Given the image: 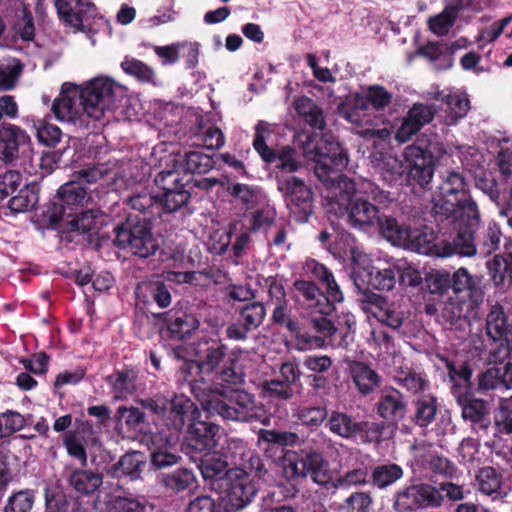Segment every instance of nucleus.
Listing matches in <instances>:
<instances>
[{"label":"nucleus","instance_id":"f257e3e1","mask_svg":"<svg viewBox=\"0 0 512 512\" xmlns=\"http://www.w3.org/2000/svg\"><path fill=\"white\" fill-rule=\"evenodd\" d=\"M119 86L109 77L92 79L85 87L64 83L52 104V112L60 121H67L89 128V121L100 120L106 110L115 105Z\"/></svg>","mask_w":512,"mask_h":512},{"label":"nucleus","instance_id":"f03ea898","mask_svg":"<svg viewBox=\"0 0 512 512\" xmlns=\"http://www.w3.org/2000/svg\"><path fill=\"white\" fill-rule=\"evenodd\" d=\"M211 414H217L224 420L236 422H258L264 426L271 423V415L255 396L242 389L230 387L215 388L204 403Z\"/></svg>","mask_w":512,"mask_h":512},{"label":"nucleus","instance_id":"7ed1b4c3","mask_svg":"<svg viewBox=\"0 0 512 512\" xmlns=\"http://www.w3.org/2000/svg\"><path fill=\"white\" fill-rule=\"evenodd\" d=\"M197 368L202 374H215L222 383L239 385L244 382V373L237 367V359L228 356V346L221 339H200L195 347Z\"/></svg>","mask_w":512,"mask_h":512},{"label":"nucleus","instance_id":"20e7f679","mask_svg":"<svg viewBox=\"0 0 512 512\" xmlns=\"http://www.w3.org/2000/svg\"><path fill=\"white\" fill-rule=\"evenodd\" d=\"M437 225L451 226V236L459 243L474 245V227L479 223V212L475 202L455 201L452 197L442 196L434 202L432 209Z\"/></svg>","mask_w":512,"mask_h":512},{"label":"nucleus","instance_id":"39448f33","mask_svg":"<svg viewBox=\"0 0 512 512\" xmlns=\"http://www.w3.org/2000/svg\"><path fill=\"white\" fill-rule=\"evenodd\" d=\"M312 136L308 135L303 151L315 162L314 173L323 183H334L342 176L349 163L348 152L331 132L323 133L311 148Z\"/></svg>","mask_w":512,"mask_h":512},{"label":"nucleus","instance_id":"423d86ee","mask_svg":"<svg viewBox=\"0 0 512 512\" xmlns=\"http://www.w3.org/2000/svg\"><path fill=\"white\" fill-rule=\"evenodd\" d=\"M282 475L288 481H302L310 477L313 483L322 487L332 482L329 462L322 452L313 448L287 451L282 460Z\"/></svg>","mask_w":512,"mask_h":512},{"label":"nucleus","instance_id":"0eeeda50","mask_svg":"<svg viewBox=\"0 0 512 512\" xmlns=\"http://www.w3.org/2000/svg\"><path fill=\"white\" fill-rule=\"evenodd\" d=\"M114 232V245L140 258L153 256L159 249L150 218L129 214L114 228Z\"/></svg>","mask_w":512,"mask_h":512},{"label":"nucleus","instance_id":"6e6552de","mask_svg":"<svg viewBox=\"0 0 512 512\" xmlns=\"http://www.w3.org/2000/svg\"><path fill=\"white\" fill-rule=\"evenodd\" d=\"M276 184L290 217L299 223L308 222L314 213V192L311 185L300 176H281Z\"/></svg>","mask_w":512,"mask_h":512},{"label":"nucleus","instance_id":"1a4fd4ad","mask_svg":"<svg viewBox=\"0 0 512 512\" xmlns=\"http://www.w3.org/2000/svg\"><path fill=\"white\" fill-rule=\"evenodd\" d=\"M406 239L409 240L411 248L416 252L434 257H471L476 254L474 245L459 243L455 239L436 240L432 229L425 227L423 230H408Z\"/></svg>","mask_w":512,"mask_h":512},{"label":"nucleus","instance_id":"9d476101","mask_svg":"<svg viewBox=\"0 0 512 512\" xmlns=\"http://www.w3.org/2000/svg\"><path fill=\"white\" fill-rule=\"evenodd\" d=\"M88 199L87 189L79 181L72 180L60 186L42 216L56 228L64 216L70 217L82 210Z\"/></svg>","mask_w":512,"mask_h":512},{"label":"nucleus","instance_id":"9b49d317","mask_svg":"<svg viewBox=\"0 0 512 512\" xmlns=\"http://www.w3.org/2000/svg\"><path fill=\"white\" fill-rule=\"evenodd\" d=\"M337 204L347 224L358 230L373 229L379 220V208L362 195L361 191H340Z\"/></svg>","mask_w":512,"mask_h":512},{"label":"nucleus","instance_id":"f8f14e48","mask_svg":"<svg viewBox=\"0 0 512 512\" xmlns=\"http://www.w3.org/2000/svg\"><path fill=\"white\" fill-rule=\"evenodd\" d=\"M405 159V185L413 189L418 186L426 189L431 183L436 166V158L426 147L409 145L403 153Z\"/></svg>","mask_w":512,"mask_h":512},{"label":"nucleus","instance_id":"ddd939ff","mask_svg":"<svg viewBox=\"0 0 512 512\" xmlns=\"http://www.w3.org/2000/svg\"><path fill=\"white\" fill-rule=\"evenodd\" d=\"M443 501L436 487L426 484H410L398 489L392 498L394 512H417L427 507H437Z\"/></svg>","mask_w":512,"mask_h":512},{"label":"nucleus","instance_id":"4468645a","mask_svg":"<svg viewBox=\"0 0 512 512\" xmlns=\"http://www.w3.org/2000/svg\"><path fill=\"white\" fill-rule=\"evenodd\" d=\"M397 273L396 265L384 268L368 265L354 268L352 277L357 290L361 293H366L370 289L390 291L397 282Z\"/></svg>","mask_w":512,"mask_h":512},{"label":"nucleus","instance_id":"2eb2a0df","mask_svg":"<svg viewBox=\"0 0 512 512\" xmlns=\"http://www.w3.org/2000/svg\"><path fill=\"white\" fill-rule=\"evenodd\" d=\"M151 316L156 320V325H165L172 340H184L189 338L200 327L199 317L191 311L182 309H170L166 312L154 313Z\"/></svg>","mask_w":512,"mask_h":512},{"label":"nucleus","instance_id":"dca6fc26","mask_svg":"<svg viewBox=\"0 0 512 512\" xmlns=\"http://www.w3.org/2000/svg\"><path fill=\"white\" fill-rule=\"evenodd\" d=\"M202 413L196 404L188 397L180 395L174 396L169 401L162 424L167 427L171 435H176L197 418H201Z\"/></svg>","mask_w":512,"mask_h":512},{"label":"nucleus","instance_id":"f3484780","mask_svg":"<svg viewBox=\"0 0 512 512\" xmlns=\"http://www.w3.org/2000/svg\"><path fill=\"white\" fill-rule=\"evenodd\" d=\"M257 493V485L247 474H235L234 478L229 475L226 489L221 498L224 509L227 511L243 509L254 500Z\"/></svg>","mask_w":512,"mask_h":512},{"label":"nucleus","instance_id":"a211bd4d","mask_svg":"<svg viewBox=\"0 0 512 512\" xmlns=\"http://www.w3.org/2000/svg\"><path fill=\"white\" fill-rule=\"evenodd\" d=\"M219 430V425L211 421L201 420V418H197L190 423L184 438L188 453L211 452L217 445Z\"/></svg>","mask_w":512,"mask_h":512},{"label":"nucleus","instance_id":"6ab92c4d","mask_svg":"<svg viewBox=\"0 0 512 512\" xmlns=\"http://www.w3.org/2000/svg\"><path fill=\"white\" fill-rule=\"evenodd\" d=\"M457 402L462 418L471 430L480 436L487 435L492 424L488 402L471 396H457Z\"/></svg>","mask_w":512,"mask_h":512},{"label":"nucleus","instance_id":"aec40b11","mask_svg":"<svg viewBox=\"0 0 512 512\" xmlns=\"http://www.w3.org/2000/svg\"><path fill=\"white\" fill-rule=\"evenodd\" d=\"M375 407L377 415L391 425H398L408 412L404 394L392 386H386L380 391Z\"/></svg>","mask_w":512,"mask_h":512},{"label":"nucleus","instance_id":"412c9836","mask_svg":"<svg viewBox=\"0 0 512 512\" xmlns=\"http://www.w3.org/2000/svg\"><path fill=\"white\" fill-rule=\"evenodd\" d=\"M451 289L458 298L467 299V310L477 307L484 301L482 278L472 276L464 267L451 275Z\"/></svg>","mask_w":512,"mask_h":512},{"label":"nucleus","instance_id":"4be33fe9","mask_svg":"<svg viewBox=\"0 0 512 512\" xmlns=\"http://www.w3.org/2000/svg\"><path fill=\"white\" fill-rule=\"evenodd\" d=\"M436 114L434 105H428L423 103H415L408 110L406 116L400 127L395 133V139L399 143H405L409 141L415 134H417L422 127L429 124Z\"/></svg>","mask_w":512,"mask_h":512},{"label":"nucleus","instance_id":"5701e85b","mask_svg":"<svg viewBox=\"0 0 512 512\" xmlns=\"http://www.w3.org/2000/svg\"><path fill=\"white\" fill-rule=\"evenodd\" d=\"M293 300L312 309L318 314H331V305L327 303L324 292L310 280L298 279L293 283Z\"/></svg>","mask_w":512,"mask_h":512},{"label":"nucleus","instance_id":"b1692460","mask_svg":"<svg viewBox=\"0 0 512 512\" xmlns=\"http://www.w3.org/2000/svg\"><path fill=\"white\" fill-rule=\"evenodd\" d=\"M139 369L132 365H124L121 369H114L106 376L105 382L110 387L112 397L117 401L127 400L138 390Z\"/></svg>","mask_w":512,"mask_h":512},{"label":"nucleus","instance_id":"393cba45","mask_svg":"<svg viewBox=\"0 0 512 512\" xmlns=\"http://www.w3.org/2000/svg\"><path fill=\"white\" fill-rule=\"evenodd\" d=\"M30 137L26 131L19 126L10 123H3L0 127V159L11 162L29 148Z\"/></svg>","mask_w":512,"mask_h":512},{"label":"nucleus","instance_id":"a878e982","mask_svg":"<svg viewBox=\"0 0 512 512\" xmlns=\"http://www.w3.org/2000/svg\"><path fill=\"white\" fill-rule=\"evenodd\" d=\"M329 314H319V316L311 317L308 321V331L300 330L296 334L298 344L307 347H323L326 338L333 331L334 324L327 318Z\"/></svg>","mask_w":512,"mask_h":512},{"label":"nucleus","instance_id":"bb28decb","mask_svg":"<svg viewBox=\"0 0 512 512\" xmlns=\"http://www.w3.org/2000/svg\"><path fill=\"white\" fill-rule=\"evenodd\" d=\"M160 485L169 493L179 495L190 493L197 487V478L192 469L179 467L159 475Z\"/></svg>","mask_w":512,"mask_h":512},{"label":"nucleus","instance_id":"cd10ccee","mask_svg":"<svg viewBox=\"0 0 512 512\" xmlns=\"http://www.w3.org/2000/svg\"><path fill=\"white\" fill-rule=\"evenodd\" d=\"M112 420L116 429L128 433H141L148 426L146 413L133 405H120Z\"/></svg>","mask_w":512,"mask_h":512},{"label":"nucleus","instance_id":"c85d7f7f","mask_svg":"<svg viewBox=\"0 0 512 512\" xmlns=\"http://www.w3.org/2000/svg\"><path fill=\"white\" fill-rule=\"evenodd\" d=\"M349 370L352 381L362 396H368L380 388L382 377L368 364L361 361H353L349 366Z\"/></svg>","mask_w":512,"mask_h":512},{"label":"nucleus","instance_id":"c756f323","mask_svg":"<svg viewBox=\"0 0 512 512\" xmlns=\"http://www.w3.org/2000/svg\"><path fill=\"white\" fill-rule=\"evenodd\" d=\"M146 462L141 452L133 451L124 454L113 464L108 473L112 478L134 481L141 478Z\"/></svg>","mask_w":512,"mask_h":512},{"label":"nucleus","instance_id":"7c9ffc66","mask_svg":"<svg viewBox=\"0 0 512 512\" xmlns=\"http://www.w3.org/2000/svg\"><path fill=\"white\" fill-rule=\"evenodd\" d=\"M465 8L464 0H451L442 12L430 16L427 20L429 30L439 36H446L454 26L459 13Z\"/></svg>","mask_w":512,"mask_h":512},{"label":"nucleus","instance_id":"2f4dec72","mask_svg":"<svg viewBox=\"0 0 512 512\" xmlns=\"http://www.w3.org/2000/svg\"><path fill=\"white\" fill-rule=\"evenodd\" d=\"M80 6L78 11H74L71 3L68 0H55L54 5L59 19L67 26L73 27L78 31H83V22L86 18L87 12H95V5L91 2L83 3L82 0L76 1Z\"/></svg>","mask_w":512,"mask_h":512},{"label":"nucleus","instance_id":"473e14b6","mask_svg":"<svg viewBox=\"0 0 512 512\" xmlns=\"http://www.w3.org/2000/svg\"><path fill=\"white\" fill-rule=\"evenodd\" d=\"M404 476L403 468L397 463H382L371 469L369 484L378 489L386 490Z\"/></svg>","mask_w":512,"mask_h":512},{"label":"nucleus","instance_id":"72a5a7b5","mask_svg":"<svg viewBox=\"0 0 512 512\" xmlns=\"http://www.w3.org/2000/svg\"><path fill=\"white\" fill-rule=\"evenodd\" d=\"M274 164L276 183H279L281 176L284 178L297 177L296 173L303 167L297 151L291 146H283L278 149Z\"/></svg>","mask_w":512,"mask_h":512},{"label":"nucleus","instance_id":"f704fd0d","mask_svg":"<svg viewBox=\"0 0 512 512\" xmlns=\"http://www.w3.org/2000/svg\"><path fill=\"white\" fill-rule=\"evenodd\" d=\"M486 334L493 341H501L509 335L512 321L509 322L504 308L500 304L491 306L486 316Z\"/></svg>","mask_w":512,"mask_h":512},{"label":"nucleus","instance_id":"c9c22d12","mask_svg":"<svg viewBox=\"0 0 512 512\" xmlns=\"http://www.w3.org/2000/svg\"><path fill=\"white\" fill-rule=\"evenodd\" d=\"M294 109L299 117L313 129L324 130L326 121L323 110L318 104L307 96H301L295 99Z\"/></svg>","mask_w":512,"mask_h":512},{"label":"nucleus","instance_id":"e433bc0d","mask_svg":"<svg viewBox=\"0 0 512 512\" xmlns=\"http://www.w3.org/2000/svg\"><path fill=\"white\" fill-rule=\"evenodd\" d=\"M40 186L36 182L26 184L13 195L7 203V208L14 214L24 213L36 209L39 202Z\"/></svg>","mask_w":512,"mask_h":512},{"label":"nucleus","instance_id":"4c0bfd02","mask_svg":"<svg viewBox=\"0 0 512 512\" xmlns=\"http://www.w3.org/2000/svg\"><path fill=\"white\" fill-rule=\"evenodd\" d=\"M103 477L100 473L88 469H74L69 477V485L78 493L91 495L101 486Z\"/></svg>","mask_w":512,"mask_h":512},{"label":"nucleus","instance_id":"58836bf2","mask_svg":"<svg viewBox=\"0 0 512 512\" xmlns=\"http://www.w3.org/2000/svg\"><path fill=\"white\" fill-rule=\"evenodd\" d=\"M381 179L389 186L405 184V164L396 156H382L377 165Z\"/></svg>","mask_w":512,"mask_h":512},{"label":"nucleus","instance_id":"ea45409f","mask_svg":"<svg viewBox=\"0 0 512 512\" xmlns=\"http://www.w3.org/2000/svg\"><path fill=\"white\" fill-rule=\"evenodd\" d=\"M467 183L462 174L449 171L440 184V194L454 198L455 201L474 202L468 193Z\"/></svg>","mask_w":512,"mask_h":512},{"label":"nucleus","instance_id":"a19ab883","mask_svg":"<svg viewBox=\"0 0 512 512\" xmlns=\"http://www.w3.org/2000/svg\"><path fill=\"white\" fill-rule=\"evenodd\" d=\"M199 469L205 480H221L224 476L231 475L228 474L226 457L215 452H204Z\"/></svg>","mask_w":512,"mask_h":512},{"label":"nucleus","instance_id":"79ce46f5","mask_svg":"<svg viewBox=\"0 0 512 512\" xmlns=\"http://www.w3.org/2000/svg\"><path fill=\"white\" fill-rule=\"evenodd\" d=\"M437 410V399L435 397L422 396L413 401L411 421L415 425L425 428L435 420Z\"/></svg>","mask_w":512,"mask_h":512},{"label":"nucleus","instance_id":"37998d69","mask_svg":"<svg viewBox=\"0 0 512 512\" xmlns=\"http://www.w3.org/2000/svg\"><path fill=\"white\" fill-rule=\"evenodd\" d=\"M474 233L475 231L473 234ZM501 237L502 231L500 226L495 222H490L487 227L478 234L476 242L473 237L476 253L479 252L484 256L491 255L499 249Z\"/></svg>","mask_w":512,"mask_h":512},{"label":"nucleus","instance_id":"c03bdc74","mask_svg":"<svg viewBox=\"0 0 512 512\" xmlns=\"http://www.w3.org/2000/svg\"><path fill=\"white\" fill-rule=\"evenodd\" d=\"M237 318L251 331L259 328L266 317V306L259 301H250L236 308Z\"/></svg>","mask_w":512,"mask_h":512},{"label":"nucleus","instance_id":"a18cd8bd","mask_svg":"<svg viewBox=\"0 0 512 512\" xmlns=\"http://www.w3.org/2000/svg\"><path fill=\"white\" fill-rule=\"evenodd\" d=\"M145 288L146 294H144L142 298V302L145 305L155 304L161 309L167 308L171 305V285H168L163 281L156 280L148 282L145 285Z\"/></svg>","mask_w":512,"mask_h":512},{"label":"nucleus","instance_id":"49530a36","mask_svg":"<svg viewBox=\"0 0 512 512\" xmlns=\"http://www.w3.org/2000/svg\"><path fill=\"white\" fill-rule=\"evenodd\" d=\"M358 422L352 416L340 412L333 411L326 423V426L335 435L349 439L357 436Z\"/></svg>","mask_w":512,"mask_h":512},{"label":"nucleus","instance_id":"de8ad7c7","mask_svg":"<svg viewBox=\"0 0 512 512\" xmlns=\"http://www.w3.org/2000/svg\"><path fill=\"white\" fill-rule=\"evenodd\" d=\"M190 197L191 194L185 187L163 192L158 195L159 211L157 214L160 216L162 212L171 213L180 210L188 204Z\"/></svg>","mask_w":512,"mask_h":512},{"label":"nucleus","instance_id":"09e8293b","mask_svg":"<svg viewBox=\"0 0 512 512\" xmlns=\"http://www.w3.org/2000/svg\"><path fill=\"white\" fill-rule=\"evenodd\" d=\"M479 491L493 498L501 496L502 475L491 466L481 468L477 475Z\"/></svg>","mask_w":512,"mask_h":512},{"label":"nucleus","instance_id":"8fccbe9b","mask_svg":"<svg viewBox=\"0 0 512 512\" xmlns=\"http://www.w3.org/2000/svg\"><path fill=\"white\" fill-rule=\"evenodd\" d=\"M215 162L213 158L202 151H188L185 153L181 168L185 173L189 174H205L209 172Z\"/></svg>","mask_w":512,"mask_h":512},{"label":"nucleus","instance_id":"3c124183","mask_svg":"<svg viewBox=\"0 0 512 512\" xmlns=\"http://www.w3.org/2000/svg\"><path fill=\"white\" fill-rule=\"evenodd\" d=\"M355 330V320L346 316L343 319V323L339 322L337 327L334 325L333 331H331L327 339L333 347L347 349L354 341Z\"/></svg>","mask_w":512,"mask_h":512},{"label":"nucleus","instance_id":"603ef678","mask_svg":"<svg viewBox=\"0 0 512 512\" xmlns=\"http://www.w3.org/2000/svg\"><path fill=\"white\" fill-rule=\"evenodd\" d=\"M395 381L398 385L406 389L410 394L416 395L424 392L429 388V381L425 373L416 372L409 369L408 371H401L396 377Z\"/></svg>","mask_w":512,"mask_h":512},{"label":"nucleus","instance_id":"864d4df0","mask_svg":"<svg viewBox=\"0 0 512 512\" xmlns=\"http://www.w3.org/2000/svg\"><path fill=\"white\" fill-rule=\"evenodd\" d=\"M44 512H69L70 502L60 486L48 484L44 488Z\"/></svg>","mask_w":512,"mask_h":512},{"label":"nucleus","instance_id":"5fc2aeb1","mask_svg":"<svg viewBox=\"0 0 512 512\" xmlns=\"http://www.w3.org/2000/svg\"><path fill=\"white\" fill-rule=\"evenodd\" d=\"M489 274L495 286L512 285V259L507 261L499 256L487 263Z\"/></svg>","mask_w":512,"mask_h":512},{"label":"nucleus","instance_id":"6e6d98bb","mask_svg":"<svg viewBox=\"0 0 512 512\" xmlns=\"http://www.w3.org/2000/svg\"><path fill=\"white\" fill-rule=\"evenodd\" d=\"M494 428L495 436L512 434V399H500L494 413Z\"/></svg>","mask_w":512,"mask_h":512},{"label":"nucleus","instance_id":"4d7b16f0","mask_svg":"<svg viewBox=\"0 0 512 512\" xmlns=\"http://www.w3.org/2000/svg\"><path fill=\"white\" fill-rule=\"evenodd\" d=\"M127 204L131 209L144 214L143 217L151 219L153 216L158 215V195L145 192L138 193L130 196L127 199Z\"/></svg>","mask_w":512,"mask_h":512},{"label":"nucleus","instance_id":"13d9d810","mask_svg":"<svg viewBox=\"0 0 512 512\" xmlns=\"http://www.w3.org/2000/svg\"><path fill=\"white\" fill-rule=\"evenodd\" d=\"M268 133L269 130L267 126L263 122H259L255 126L253 148L266 164L271 165L276 162L278 150H274L266 144L265 134Z\"/></svg>","mask_w":512,"mask_h":512},{"label":"nucleus","instance_id":"bf43d9fd","mask_svg":"<svg viewBox=\"0 0 512 512\" xmlns=\"http://www.w3.org/2000/svg\"><path fill=\"white\" fill-rule=\"evenodd\" d=\"M373 499L369 492H352L337 507V512H369Z\"/></svg>","mask_w":512,"mask_h":512},{"label":"nucleus","instance_id":"052dcab7","mask_svg":"<svg viewBox=\"0 0 512 512\" xmlns=\"http://www.w3.org/2000/svg\"><path fill=\"white\" fill-rule=\"evenodd\" d=\"M123 71L145 83H155V71L146 63L136 58L125 57L121 63Z\"/></svg>","mask_w":512,"mask_h":512},{"label":"nucleus","instance_id":"680f3d73","mask_svg":"<svg viewBox=\"0 0 512 512\" xmlns=\"http://www.w3.org/2000/svg\"><path fill=\"white\" fill-rule=\"evenodd\" d=\"M35 491L23 489L13 493L7 500L4 512H30L35 503Z\"/></svg>","mask_w":512,"mask_h":512},{"label":"nucleus","instance_id":"e2e57ef3","mask_svg":"<svg viewBox=\"0 0 512 512\" xmlns=\"http://www.w3.org/2000/svg\"><path fill=\"white\" fill-rule=\"evenodd\" d=\"M444 102L448 108L450 124H456L459 119L465 117L470 108V101L466 95L448 94Z\"/></svg>","mask_w":512,"mask_h":512},{"label":"nucleus","instance_id":"0e129e2a","mask_svg":"<svg viewBox=\"0 0 512 512\" xmlns=\"http://www.w3.org/2000/svg\"><path fill=\"white\" fill-rule=\"evenodd\" d=\"M374 228H377L388 240H404L408 231L394 217L385 216L381 212H379V220Z\"/></svg>","mask_w":512,"mask_h":512},{"label":"nucleus","instance_id":"69168bd1","mask_svg":"<svg viewBox=\"0 0 512 512\" xmlns=\"http://www.w3.org/2000/svg\"><path fill=\"white\" fill-rule=\"evenodd\" d=\"M257 437L258 442H265L267 444H275L278 446H292L299 440L298 435L294 432L267 429H260L257 433Z\"/></svg>","mask_w":512,"mask_h":512},{"label":"nucleus","instance_id":"338daca9","mask_svg":"<svg viewBox=\"0 0 512 512\" xmlns=\"http://www.w3.org/2000/svg\"><path fill=\"white\" fill-rule=\"evenodd\" d=\"M297 419L305 426L319 427L328 416L325 406H303L296 413Z\"/></svg>","mask_w":512,"mask_h":512},{"label":"nucleus","instance_id":"774afa93","mask_svg":"<svg viewBox=\"0 0 512 512\" xmlns=\"http://www.w3.org/2000/svg\"><path fill=\"white\" fill-rule=\"evenodd\" d=\"M67 454L80 461L82 467L87 466L88 455L84 443L75 431H68L62 437Z\"/></svg>","mask_w":512,"mask_h":512}]
</instances>
